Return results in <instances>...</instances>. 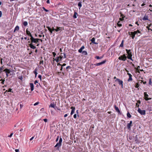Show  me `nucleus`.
Returning a JSON list of instances; mask_svg holds the SVG:
<instances>
[{
    "label": "nucleus",
    "instance_id": "1",
    "mask_svg": "<svg viewBox=\"0 0 152 152\" xmlns=\"http://www.w3.org/2000/svg\"><path fill=\"white\" fill-rule=\"evenodd\" d=\"M62 138L61 137L60 138L58 142L57 143L56 145L55 146V147H57V149L58 150L59 148L62 145Z\"/></svg>",
    "mask_w": 152,
    "mask_h": 152
},
{
    "label": "nucleus",
    "instance_id": "2",
    "mask_svg": "<svg viewBox=\"0 0 152 152\" xmlns=\"http://www.w3.org/2000/svg\"><path fill=\"white\" fill-rule=\"evenodd\" d=\"M127 57L126 56L125 54H123V55L121 56L118 58V59L120 60L125 61L126 60Z\"/></svg>",
    "mask_w": 152,
    "mask_h": 152
},
{
    "label": "nucleus",
    "instance_id": "3",
    "mask_svg": "<svg viewBox=\"0 0 152 152\" xmlns=\"http://www.w3.org/2000/svg\"><path fill=\"white\" fill-rule=\"evenodd\" d=\"M137 111L141 115H145V111L142 110L140 108H138Z\"/></svg>",
    "mask_w": 152,
    "mask_h": 152
},
{
    "label": "nucleus",
    "instance_id": "4",
    "mask_svg": "<svg viewBox=\"0 0 152 152\" xmlns=\"http://www.w3.org/2000/svg\"><path fill=\"white\" fill-rule=\"evenodd\" d=\"M115 81L118 82L119 85L121 86V87L122 88H123V81L122 80H120L119 79H116L115 80Z\"/></svg>",
    "mask_w": 152,
    "mask_h": 152
},
{
    "label": "nucleus",
    "instance_id": "5",
    "mask_svg": "<svg viewBox=\"0 0 152 152\" xmlns=\"http://www.w3.org/2000/svg\"><path fill=\"white\" fill-rule=\"evenodd\" d=\"M144 95L145 97V99L146 101H148L151 99V98H148V95L146 92H145L144 93Z\"/></svg>",
    "mask_w": 152,
    "mask_h": 152
},
{
    "label": "nucleus",
    "instance_id": "6",
    "mask_svg": "<svg viewBox=\"0 0 152 152\" xmlns=\"http://www.w3.org/2000/svg\"><path fill=\"white\" fill-rule=\"evenodd\" d=\"M30 39L31 41V43H37V38L35 39L34 38L33 36H31V37Z\"/></svg>",
    "mask_w": 152,
    "mask_h": 152
},
{
    "label": "nucleus",
    "instance_id": "7",
    "mask_svg": "<svg viewBox=\"0 0 152 152\" xmlns=\"http://www.w3.org/2000/svg\"><path fill=\"white\" fill-rule=\"evenodd\" d=\"M106 62V60H104V61H102L101 62L96 63L95 64H94V65L96 66H100L102 64H104Z\"/></svg>",
    "mask_w": 152,
    "mask_h": 152
},
{
    "label": "nucleus",
    "instance_id": "8",
    "mask_svg": "<svg viewBox=\"0 0 152 152\" xmlns=\"http://www.w3.org/2000/svg\"><path fill=\"white\" fill-rule=\"evenodd\" d=\"M132 121H130L129 123L128 124H127V128L129 129H131V126H132Z\"/></svg>",
    "mask_w": 152,
    "mask_h": 152
},
{
    "label": "nucleus",
    "instance_id": "9",
    "mask_svg": "<svg viewBox=\"0 0 152 152\" xmlns=\"http://www.w3.org/2000/svg\"><path fill=\"white\" fill-rule=\"evenodd\" d=\"M63 28H62L61 27H58V26L56 27V32H58L59 31H61L62 29H63Z\"/></svg>",
    "mask_w": 152,
    "mask_h": 152
},
{
    "label": "nucleus",
    "instance_id": "10",
    "mask_svg": "<svg viewBox=\"0 0 152 152\" xmlns=\"http://www.w3.org/2000/svg\"><path fill=\"white\" fill-rule=\"evenodd\" d=\"M127 75H128L129 76V78L128 80V81H132V75L130 73H127Z\"/></svg>",
    "mask_w": 152,
    "mask_h": 152
},
{
    "label": "nucleus",
    "instance_id": "11",
    "mask_svg": "<svg viewBox=\"0 0 152 152\" xmlns=\"http://www.w3.org/2000/svg\"><path fill=\"white\" fill-rule=\"evenodd\" d=\"M114 108H115V110L117 112H118L119 114H121V112H120L118 108L117 107L116 105H114Z\"/></svg>",
    "mask_w": 152,
    "mask_h": 152
},
{
    "label": "nucleus",
    "instance_id": "12",
    "mask_svg": "<svg viewBox=\"0 0 152 152\" xmlns=\"http://www.w3.org/2000/svg\"><path fill=\"white\" fill-rule=\"evenodd\" d=\"M91 41L92 43L95 44H98V43L95 42V38L94 37L93 38L91 39Z\"/></svg>",
    "mask_w": 152,
    "mask_h": 152
},
{
    "label": "nucleus",
    "instance_id": "13",
    "mask_svg": "<svg viewBox=\"0 0 152 152\" xmlns=\"http://www.w3.org/2000/svg\"><path fill=\"white\" fill-rule=\"evenodd\" d=\"M71 109H72L71 113V115H72L75 112V108L74 107H71Z\"/></svg>",
    "mask_w": 152,
    "mask_h": 152
},
{
    "label": "nucleus",
    "instance_id": "14",
    "mask_svg": "<svg viewBox=\"0 0 152 152\" xmlns=\"http://www.w3.org/2000/svg\"><path fill=\"white\" fill-rule=\"evenodd\" d=\"M26 32V34L28 35V36H30V37H31V36H32V35L31 34L30 32L28 30V28H27Z\"/></svg>",
    "mask_w": 152,
    "mask_h": 152
},
{
    "label": "nucleus",
    "instance_id": "15",
    "mask_svg": "<svg viewBox=\"0 0 152 152\" xmlns=\"http://www.w3.org/2000/svg\"><path fill=\"white\" fill-rule=\"evenodd\" d=\"M126 51L127 53L128 54V56L132 55V52H131L130 50H128L127 49H126Z\"/></svg>",
    "mask_w": 152,
    "mask_h": 152
},
{
    "label": "nucleus",
    "instance_id": "16",
    "mask_svg": "<svg viewBox=\"0 0 152 152\" xmlns=\"http://www.w3.org/2000/svg\"><path fill=\"white\" fill-rule=\"evenodd\" d=\"M29 45L30 48L32 49H34L36 48V47L35 46H34L32 43L29 44Z\"/></svg>",
    "mask_w": 152,
    "mask_h": 152
},
{
    "label": "nucleus",
    "instance_id": "17",
    "mask_svg": "<svg viewBox=\"0 0 152 152\" xmlns=\"http://www.w3.org/2000/svg\"><path fill=\"white\" fill-rule=\"evenodd\" d=\"M49 107H51L54 108V109L56 110V108H57V107L55 106L54 105V103H51L50 104L49 106Z\"/></svg>",
    "mask_w": 152,
    "mask_h": 152
},
{
    "label": "nucleus",
    "instance_id": "18",
    "mask_svg": "<svg viewBox=\"0 0 152 152\" xmlns=\"http://www.w3.org/2000/svg\"><path fill=\"white\" fill-rule=\"evenodd\" d=\"M3 71L5 72L6 73H8V74L10 73L11 72L10 70V69H8L7 68L4 69L3 70Z\"/></svg>",
    "mask_w": 152,
    "mask_h": 152
},
{
    "label": "nucleus",
    "instance_id": "19",
    "mask_svg": "<svg viewBox=\"0 0 152 152\" xmlns=\"http://www.w3.org/2000/svg\"><path fill=\"white\" fill-rule=\"evenodd\" d=\"M30 86L31 88V91H32L34 89V84L33 83H30Z\"/></svg>",
    "mask_w": 152,
    "mask_h": 152
},
{
    "label": "nucleus",
    "instance_id": "20",
    "mask_svg": "<svg viewBox=\"0 0 152 152\" xmlns=\"http://www.w3.org/2000/svg\"><path fill=\"white\" fill-rule=\"evenodd\" d=\"M84 46H83L82 47H81L80 49L78 50V52L80 53H82L83 50L84 49Z\"/></svg>",
    "mask_w": 152,
    "mask_h": 152
},
{
    "label": "nucleus",
    "instance_id": "21",
    "mask_svg": "<svg viewBox=\"0 0 152 152\" xmlns=\"http://www.w3.org/2000/svg\"><path fill=\"white\" fill-rule=\"evenodd\" d=\"M128 34H129V35L131 36V37H132V39H134V37H135V35H134V34H130V32H128Z\"/></svg>",
    "mask_w": 152,
    "mask_h": 152
},
{
    "label": "nucleus",
    "instance_id": "22",
    "mask_svg": "<svg viewBox=\"0 0 152 152\" xmlns=\"http://www.w3.org/2000/svg\"><path fill=\"white\" fill-rule=\"evenodd\" d=\"M19 29V27L18 26H17L15 27L14 31V32H15L16 31H18Z\"/></svg>",
    "mask_w": 152,
    "mask_h": 152
},
{
    "label": "nucleus",
    "instance_id": "23",
    "mask_svg": "<svg viewBox=\"0 0 152 152\" xmlns=\"http://www.w3.org/2000/svg\"><path fill=\"white\" fill-rule=\"evenodd\" d=\"M143 20H148V16H145L142 18Z\"/></svg>",
    "mask_w": 152,
    "mask_h": 152
},
{
    "label": "nucleus",
    "instance_id": "24",
    "mask_svg": "<svg viewBox=\"0 0 152 152\" xmlns=\"http://www.w3.org/2000/svg\"><path fill=\"white\" fill-rule=\"evenodd\" d=\"M47 28H48V30L50 31V34H52L53 31L51 29L49 26H47Z\"/></svg>",
    "mask_w": 152,
    "mask_h": 152
},
{
    "label": "nucleus",
    "instance_id": "25",
    "mask_svg": "<svg viewBox=\"0 0 152 152\" xmlns=\"http://www.w3.org/2000/svg\"><path fill=\"white\" fill-rule=\"evenodd\" d=\"M132 55H130L129 56H128L127 58L128 59L131 60L132 61H133V60L132 58Z\"/></svg>",
    "mask_w": 152,
    "mask_h": 152
},
{
    "label": "nucleus",
    "instance_id": "26",
    "mask_svg": "<svg viewBox=\"0 0 152 152\" xmlns=\"http://www.w3.org/2000/svg\"><path fill=\"white\" fill-rule=\"evenodd\" d=\"M77 12H74V15H73V17L74 18H77Z\"/></svg>",
    "mask_w": 152,
    "mask_h": 152
},
{
    "label": "nucleus",
    "instance_id": "27",
    "mask_svg": "<svg viewBox=\"0 0 152 152\" xmlns=\"http://www.w3.org/2000/svg\"><path fill=\"white\" fill-rule=\"evenodd\" d=\"M59 57H57L55 58H53L54 60L56 61L57 63L59 61Z\"/></svg>",
    "mask_w": 152,
    "mask_h": 152
},
{
    "label": "nucleus",
    "instance_id": "28",
    "mask_svg": "<svg viewBox=\"0 0 152 152\" xmlns=\"http://www.w3.org/2000/svg\"><path fill=\"white\" fill-rule=\"evenodd\" d=\"M37 69H35L34 71V73L35 77H36L37 74Z\"/></svg>",
    "mask_w": 152,
    "mask_h": 152
},
{
    "label": "nucleus",
    "instance_id": "29",
    "mask_svg": "<svg viewBox=\"0 0 152 152\" xmlns=\"http://www.w3.org/2000/svg\"><path fill=\"white\" fill-rule=\"evenodd\" d=\"M124 42V40H122L121 42V45H120V47H123Z\"/></svg>",
    "mask_w": 152,
    "mask_h": 152
},
{
    "label": "nucleus",
    "instance_id": "30",
    "mask_svg": "<svg viewBox=\"0 0 152 152\" xmlns=\"http://www.w3.org/2000/svg\"><path fill=\"white\" fill-rule=\"evenodd\" d=\"M140 83L139 82H138V83H136V85H135V87L136 88H138L139 87V86H140Z\"/></svg>",
    "mask_w": 152,
    "mask_h": 152
},
{
    "label": "nucleus",
    "instance_id": "31",
    "mask_svg": "<svg viewBox=\"0 0 152 152\" xmlns=\"http://www.w3.org/2000/svg\"><path fill=\"white\" fill-rule=\"evenodd\" d=\"M120 22V21H119L118 22V23H117V26L119 27H121L122 26V25L121 24L119 23Z\"/></svg>",
    "mask_w": 152,
    "mask_h": 152
},
{
    "label": "nucleus",
    "instance_id": "32",
    "mask_svg": "<svg viewBox=\"0 0 152 152\" xmlns=\"http://www.w3.org/2000/svg\"><path fill=\"white\" fill-rule=\"evenodd\" d=\"M23 24L24 26H26L28 25V23L27 21H25L23 22Z\"/></svg>",
    "mask_w": 152,
    "mask_h": 152
},
{
    "label": "nucleus",
    "instance_id": "33",
    "mask_svg": "<svg viewBox=\"0 0 152 152\" xmlns=\"http://www.w3.org/2000/svg\"><path fill=\"white\" fill-rule=\"evenodd\" d=\"M124 16V15L122 14H121V17H122V18H119V20L121 21H122L124 19V17H123V16Z\"/></svg>",
    "mask_w": 152,
    "mask_h": 152
},
{
    "label": "nucleus",
    "instance_id": "34",
    "mask_svg": "<svg viewBox=\"0 0 152 152\" xmlns=\"http://www.w3.org/2000/svg\"><path fill=\"white\" fill-rule=\"evenodd\" d=\"M82 53L84 55H87V52L86 51H83Z\"/></svg>",
    "mask_w": 152,
    "mask_h": 152
},
{
    "label": "nucleus",
    "instance_id": "35",
    "mask_svg": "<svg viewBox=\"0 0 152 152\" xmlns=\"http://www.w3.org/2000/svg\"><path fill=\"white\" fill-rule=\"evenodd\" d=\"M127 116L129 118H130L131 117V115H130L129 112H128L127 114Z\"/></svg>",
    "mask_w": 152,
    "mask_h": 152
},
{
    "label": "nucleus",
    "instance_id": "36",
    "mask_svg": "<svg viewBox=\"0 0 152 152\" xmlns=\"http://www.w3.org/2000/svg\"><path fill=\"white\" fill-rule=\"evenodd\" d=\"M78 6L80 7L79 9H80V8L82 7L81 2H79L78 4Z\"/></svg>",
    "mask_w": 152,
    "mask_h": 152
},
{
    "label": "nucleus",
    "instance_id": "37",
    "mask_svg": "<svg viewBox=\"0 0 152 152\" xmlns=\"http://www.w3.org/2000/svg\"><path fill=\"white\" fill-rule=\"evenodd\" d=\"M102 58V57H99V56H96L95 58H96L97 59H100Z\"/></svg>",
    "mask_w": 152,
    "mask_h": 152
},
{
    "label": "nucleus",
    "instance_id": "38",
    "mask_svg": "<svg viewBox=\"0 0 152 152\" xmlns=\"http://www.w3.org/2000/svg\"><path fill=\"white\" fill-rule=\"evenodd\" d=\"M12 89L11 88H9V90H7L6 91H5V92H12Z\"/></svg>",
    "mask_w": 152,
    "mask_h": 152
},
{
    "label": "nucleus",
    "instance_id": "39",
    "mask_svg": "<svg viewBox=\"0 0 152 152\" xmlns=\"http://www.w3.org/2000/svg\"><path fill=\"white\" fill-rule=\"evenodd\" d=\"M137 33V31H134L133 32H131L130 34H134L135 35Z\"/></svg>",
    "mask_w": 152,
    "mask_h": 152
},
{
    "label": "nucleus",
    "instance_id": "40",
    "mask_svg": "<svg viewBox=\"0 0 152 152\" xmlns=\"http://www.w3.org/2000/svg\"><path fill=\"white\" fill-rule=\"evenodd\" d=\"M0 81H1L2 82H1V83L2 84H4V81H5V80L4 79H1L0 80Z\"/></svg>",
    "mask_w": 152,
    "mask_h": 152
},
{
    "label": "nucleus",
    "instance_id": "41",
    "mask_svg": "<svg viewBox=\"0 0 152 152\" xmlns=\"http://www.w3.org/2000/svg\"><path fill=\"white\" fill-rule=\"evenodd\" d=\"M140 83H142V82H143V84H145L146 83V81L143 82V80H140Z\"/></svg>",
    "mask_w": 152,
    "mask_h": 152
},
{
    "label": "nucleus",
    "instance_id": "42",
    "mask_svg": "<svg viewBox=\"0 0 152 152\" xmlns=\"http://www.w3.org/2000/svg\"><path fill=\"white\" fill-rule=\"evenodd\" d=\"M152 82L151 81V79L150 78L149 79V85H151Z\"/></svg>",
    "mask_w": 152,
    "mask_h": 152
},
{
    "label": "nucleus",
    "instance_id": "43",
    "mask_svg": "<svg viewBox=\"0 0 152 152\" xmlns=\"http://www.w3.org/2000/svg\"><path fill=\"white\" fill-rule=\"evenodd\" d=\"M43 9L44 10V11H45V12H48V11H48V10H47V9H45V8H44V7H43Z\"/></svg>",
    "mask_w": 152,
    "mask_h": 152
},
{
    "label": "nucleus",
    "instance_id": "44",
    "mask_svg": "<svg viewBox=\"0 0 152 152\" xmlns=\"http://www.w3.org/2000/svg\"><path fill=\"white\" fill-rule=\"evenodd\" d=\"M59 136H57V138H56V142H58V139H59Z\"/></svg>",
    "mask_w": 152,
    "mask_h": 152
},
{
    "label": "nucleus",
    "instance_id": "45",
    "mask_svg": "<svg viewBox=\"0 0 152 152\" xmlns=\"http://www.w3.org/2000/svg\"><path fill=\"white\" fill-rule=\"evenodd\" d=\"M39 64H43V60L41 61H40Z\"/></svg>",
    "mask_w": 152,
    "mask_h": 152
},
{
    "label": "nucleus",
    "instance_id": "46",
    "mask_svg": "<svg viewBox=\"0 0 152 152\" xmlns=\"http://www.w3.org/2000/svg\"><path fill=\"white\" fill-rule=\"evenodd\" d=\"M39 104V102H37L34 104V106H36L38 104Z\"/></svg>",
    "mask_w": 152,
    "mask_h": 152
},
{
    "label": "nucleus",
    "instance_id": "47",
    "mask_svg": "<svg viewBox=\"0 0 152 152\" xmlns=\"http://www.w3.org/2000/svg\"><path fill=\"white\" fill-rule=\"evenodd\" d=\"M43 121L45 122H46L48 121V120L46 118H45L43 119Z\"/></svg>",
    "mask_w": 152,
    "mask_h": 152
},
{
    "label": "nucleus",
    "instance_id": "48",
    "mask_svg": "<svg viewBox=\"0 0 152 152\" xmlns=\"http://www.w3.org/2000/svg\"><path fill=\"white\" fill-rule=\"evenodd\" d=\"M3 70V67H0V73L2 72V70Z\"/></svg>",
    "mask_w": 152,
    "mask_h": 152
},
{
    "label": "nucleus",
    "instance_id": "49",
    "mask_svg": "<svg viewBox=\"0 0 152 152\" xmlns=\"http://www.w3.org/2000/svg\"><path fill=\"white\" fill-rule=\"evenodd\" d=\"M38 77L41 80V77H42V76L41 75H38Z\"/></svg>",
    "mask_w": 152,
    "mask_h": 152
},
{
    "label": "nucleus",
    "instance_id": "50",
    "mask_svg": "<svg viewBox=\"0 0 152 152\" xmlns=\"http://www.w3.org/2000/svg\"><path fill=\"white\" fill-rule=\"evenodd\" d=\"M13 134V133H11L10 134V135L9 136H8V137H11L12 136Z\"/></svg>",
    "mask_w": 152,
    "mask_h": 152
},
{
    "label": "nucleus",
    "instance_id": "51",
    "mask_svg": "<svg viewBox=\"0 0 152 152\" xmlns=\"http://www.w3.org/2000/svg\"><path fill=\"white\" fill-rule=\"evenodd\" d=\"M137 33H140V34H141V32L139 31L138 30H137L136 31Z\"/></svg>",
    "mask_w": 152,
    "mask_h": 152
},
{
    "label": "nucleus",
    "instance_id": "52",
    "mask_svg": "<svg viewBox=\"0 0 152 152\" xmlns=\"http://www.w3.org/2000/svg\"><path fill=\"white\" fill-rule=\"evenodd\" d=\"M53 56L55 57V56L56 55V53L55 52H53Z\"/></svg>",
    "mask_w": 152,
    "mask_h": 152
},
{
    "label": "nucleus",
    "instance_id": "53",
    "mask_svg": "<svg viewBox=\"0 0 152 152\" xmlns=\"http://www.w3.org/2000/svg\"><path fill=\"white\" fill-rule=\"evenodd\" d=\"M137 103H139V104H140L141 103V101L140 100H138L137 101Z\"/></svg>",
    "mask_w": 152,
    "mask_h": 152
},
{
    "label": "nucleus",
    "instance_id": "54",
    "mask_svg": "<svg viewBox=\"0 0 152 152\" xmlns=\"http://www.w3.org/2000/svg\"><path fill=\"white\" fill-rule=\"evenodd\" d=\"M52 31H56V29L54 28L53 27L51 29Z\"/></svg>",
    "mask_w": 152,
    "mask_h": 152
},
{
    "label": "nucleus",
    "instance_id": "55",
    "mask_svg": "<svg viewBox=\"0 0 152 152\" xmlns=\"http://www.w3.org/2000/svg\"><path fill=\"white\" fill-rule=\"evenodd\" d=\"M2 15V12L1 11H0V18L1 17Z\"/></svg>",
    "mask_w": 152,
    "mask_h": 152
},
{
    "label": "nucleus",
    "instance_id": "56",
    "mask_svg": "<svg viewBox=\"0 0 152 152\" xmlns=\"http://www.w3.org/2000/svg\"><path fill=\"white\" fill-rule=\"evenodd\" d=\"M77 117V115H76V114H75L74 115V118H76Z\"/></svg>",
    "mask_w": 152,
    "mask_h": 152
},
{
    "label": "nucleus",
    "instance_id": "57",
    "mask_svg": "<svg viewBox=\"0 0 152 152\" xmlns=\"http://www.w3.org/2000/svg\"><path fill=\"white\" fill-rule=\"evenodd\" d=\"M3 60V59L2 58H1V64H2V60Z\"/></svg>",
    "mask_w": 152,
    "mask_h": 152
},
{
    "label": "nucleus",
    "instance_id": "58",
    "mask_svg": "<svg viewBox=\"0 0 152 152\" xmlns=\"http://www.w3.org/2000/svg\"><path fill=\"white\" fill-rule=\"evenodd\" d=\"M37 83H38V81L37 80H36L34 82V83L36 84Z\"/></svg>",
    "mask_w": 152,
    "mask_h": 152
},
{
    "label": "nucleus",
    "instance_id": "59",
    "mask_svg": "<svg viewBox=\"0 0 152 152\" xmlns=\"http://www.w3.org/2000/svg\"><path fill=\"white\" fill-rule=\"evenodd\" d=\"M19 79H20L21 80L23 79V77L22 76H20L19 77Z\"/></svg>",
    "mask_w": 152,
    "mask_h": 152
},
{
    "label": "nucleus",
    "instance_id": "60",
    "mask_svg": "<svg viewBox=\"0 0 152 152\" xmlns=\"http://www.w3.org/2000/svg\"><path fill=\"white\" fill-rule=\"evenodd\" d=\"M34 138V137H32L30 139V141L32 140Z\"/></svg>",
    "mask_w": 152,
    "mask_h": 152
},
{
    "label": "nucleus",
    "instance_id": "61",
    "mask_svg": "<svg viewBox=\"0 0 152 152\" xmlns=\"http://www.w3.org/2000/svg\"><path fill=\"white\" fill-rule=\"evenodd\" d=\"M46 2L47 4H50V1L49 0H48L47 1H46Z\"/></svg>",
    "mask_w": 152,
    "mask_h": 152
},
{
    "label": "nucleus",
    "instance_id": "62",
    "mask_svg": "<svg viewBox=\"0 0 152 152\" xmlns=\"http://www.w3.org/2000/svg\"><path fill=\"white\" fill-rule=\"evenodd\" d=\"M58 57H59V58H60V60H61L62 58V56H59Z\"/></svg>",
    "mask_w": 152,
    "mask_h": 152
},
{
    "label": "nucleus",
    "instance_id": "63",
    "mask_svg": "<svg viewBox=\"0 0 152 152\" xmlns=\"http://www.w3.org/2000/svg\"><path fill=\"white\" fill-rule=\"evenodd\" d=\"M64 58H66V55L65 53H64Z\"/></svg>",
    "mask_w": 152,
    "mask_h": 152
},
{
    "label": "nucleus",
    "instance_id": "64",
    "mask_svg": "<svg viewBox=\"0 0 152 152\" xmlns=\"http://www.w3.org/2000/svg\"><path fill=\"white\" fill-rule=\"evenodd\" d=\"M15 151L16 152H18L19 151V150L18 149H15Z\"/></svg>",
    "mask_w": 152,
    "mask_h": 152
}]
</instances>
